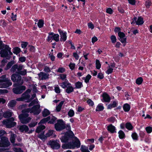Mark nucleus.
<instances>
[{
    "mask_svg": "<svg viewBox=\"0 0 152 152\" xmlns=\"http://www.w3.org/2000/svg\"><path fill=\"white\" fill-rule=\"evenodd\" d=\"M132 137L134 140H138V136L137 133L134 132L132 134Z\"/></svg>",
    "mask_w": 152,
    "mask_h": 152,
    "instance_id": "8fccbe9b",
    "label": "nucleus"
},
{
    "mask_svg": "<svg viewBox=\"0 0 152 152\" xmlns=\"http://www.w3.org/2000/svg\"><path fill=\"white\" fill-rule=\"evenodd\" d=\"M91 76L90 75L88 74L85 77H84L83 78V79L84 80L85 82L86 83H87L89 82V80L91 78Z\"/></svg>",
    "mask_w": 152,
    "mask_h": 152,
    "instance_id": "c9c22d12",
    "label": "nucleus"
},
{
    "mask_svg": "<svg viewBox=\"0 0 152 152\" xmlns=\"http://www.w3.org/2000/svg\"><path fill=\"white\" fill-rule=\"evenodd\" d=\"M118 35L120 38L119 40L122 43H126V38L125 37V34L122 32L119 31L118 32Z\"/></svg>",
    "mask_w": 152,
    "mask_h": 152,
    "instance_id": "4468645a",
    "label": "nucleus"
},
{
    "mask_svg": "<svg viewBox=\"0 0 152 152\" xmlns=\"http://www.w3.org/2000/svg\"><path fill=\"white\" fill-rule=\"evenodd\" d=\"M110 39L112 41V42L114 43L116 42V37L114 35H112L111 36Z\"/></svg>",
    "mask_w": 152,
    "mask_h": 152,
    "instance_id": "052dcab7",
    "label": "nucleus"
},
{
    "mask_svg": "<svg viewBox=\"0 0 152 152\" xmlns=\"http://www.w3.org/2000/svg\"><path fill=\"white\" fill-rule=\"evenodd\" d=\"M60 35V41H65L66 39V32H63L62 31L60 30H58Z\"/></svg>",
    "mask_w": 152,
    "mask_h": 152,
    "instance_id": "f3484780",
    "label": "nucleus"
},
{
    "mask_svg": "<svg viewBox=\"0 0 152 152\" xmlns=\"http://www.w3.org/2000/svg\"><path fill=\"white\" fill-rule=\"evenodd\" d=\"M10 145L8 139L6 137H2L0 141V147H7Z\"/></svg>",
    "mask_w": 152,
    "mask_h": 152,
    "instance_id": "9d476101",
    "label": "nucleus"
},
{
    "mask_svg": "<svg viewBox=\"0 0 152 152\" xmlns=\"http://www.w3.org/2000/svg\"><path fill=\"white\" fill-rule=\"evenodd\" d=\"M64 101H61L58 105H57L56 107V110L57 111L59 112L60 111L61 109L62 106L64 104Z\"/></svg>",
    "mask_w": 152,
    "mask_h": 152,
    "instance_id": "72a5a7b5",
    "label": "nucleus"
},
{
    "mask_svg": "<svg viewBox=\"0 0 152 152\" xmlns=\"http://www.w3.org/2000/svg\"><path fill=\"white\" fill-rule=\"evenodd\" d=\"M107 129L112 133L116 132V128L112 124H110L107 126Z\"/></svg>",
    "mask_w": 152,
    "mask_h": 152,
    "instance_id": "a211bd4d",
    "label": "nucleus"
},
{
    "mask_svg": "<svg viewBox=\"0 0 152 152\" xmlns=\"http://www.w3.org/2000/svg\"><path fill=\"white\" fill-rule=\"evenodd\" d=\"M74 111L72 109H70L68 112V115L70 117H72L74 116Z\"/></svg>",
    "mask_w": 152,
    "mask_h": 152,
    "instance_id": "c03bdc74",
    "label": "nucleus"
},
{
    "mask_svg": "<svg viewBox=\"0 0 152 152\" xmlns=\"http://www.w3.org/2000/svg\"><path fill=\"white\" fill-rule=\"evenodd\" d=\"M15 135L14 134H11L10 138V141L12 144L15 143Z\"/></svg>",
    "mask_w": 152,
    "mask_h": 152,
    "instance_id": "ea45409f",
    "label": "nucleus"
},
{
    "mask_svg": "<svg viewBox=\"0 0 152 152\" xmlns=\"http://www.w3.org/2000/svg\"><path fill=\"white\" fill-rule=\"evenodd\" d=\"M125 127L129 130H131L133 129V127L132 124L129 122L127 123L126 124Z\"/></svg>",
    "mask_w": 152,
    "mask_h": 152,
    "instance_id": "2f4dec72",
    "label": "nucleus"
},
{
    "mask_svg": "<svg viewBox=\"0 0 152 152\" xmlns=\"http://www.w3.org/2000/svg\"><path fill=\"white\" fill-rule=\"evenodd\" d=\"M145 130L148 134L151 133L152 132V127L151 126H148L146 127Z\"/></svg>",
    "mask_w": 152,
    "mask_h": 152,
    "instance_id": "6e6d98bb",
    "label": "nucleus"
},
{
    "mask_svg": "<svg viewBox=\"0 0 152 152\" xmlns=\"http://www.w3.org/2000/svg\"><path fill=\"white\" fill-rule=\"evenodd\" d=\"M87 102L90 106H93L94 104L93 102L91 99H88Z\"/></svg>",
    "mask_w": 152,
    "mask_h": 152,
    "instance_id": "bf43d9fd",
    "label": "nucleus"
},
{
    "mask_svg": "<svg viewBox=\"0 0 152 152\" xmlns=\"http://www.w3.org/2000/svg\"><path fill=\"white\" fill-rule=\"evenodd\" d=\"M38 137L39 138L41 139L42 140H45L47 138V137H46V134L44 135V133L43 132L42 133L39 134L38 135Z\"/></svg>",
    "mask_w": 152,
    "mask_h": 152,
    "instance_id": "4c0bfd02",
    "label": "nucleus"
},
{
    "mask_svg": "<svg viewBox=\"0 0 152 152\" xmlns=\"http://www.w3.org/2000/svg\"><path fill=\"white\" fill-rule=\"evenodd\" d=\"M65 127V123L62 119L57 121V122L55 125V128L57 131H60L64 129Z\"/></svg>",
    "mask_w": 152,
    "mask_h": 152,
    "instance_id": "6e6552de",
    "label": "nucleus"
},
{
    "mask_svg": "<svg viewBox=\"0 0 152 152\" xmlns=\"http://www.w3.org/2000/svg\"><path fill=\"white\" fill-rule=\"evenodd\" d=\"M23 67V66L22 65L18 66L17 64H15L12 66L11 69V72H16L18 73V71L22 70Z\"/></svg>",
    "mask_w": 152,
    "mask_h": 152,
    "instance_id": "ddd939ff",
    "label": "nucleus"
},
{
    "mask_svg": "<svg viewBox=\"0 0 152 152\" xmlns=\"http://www.w3.org/2000/svg\"><path fill=\"white\" fill-rule=\"evenodd\" d=\"M130 109V106L128 104H125L123 106V109L125 112L129 111Z\"/></svg>",
    "mask_w": 152,
    "mask_h": 152,
    "instance_id": "c85d7f7f",
    "label": "nucleus"
},
{
    "mask_svg": "<svg viewBox=\"0 0 152 152\" xmlns=\"http://www.w3.org/2000/svg\"><path fill=\"white\" fill-rule=\"evenodd\" d=\"M50 114V112L47 109L45 108L44 109L42 112V115L44 117L47 116Z\"/></svg>",
    "mask_w": 152,
    "mask_h": 152,
    "instance_id": "7c9ffc66",
    "label": "nucleus"
},
{
    "mask_svg": "<svg viewBox=\"0 0 152 152\" xmlns=\"http://www.w3.org/2000/svg\"><path fill=\"white\" fill-rule=\"evenodd\" d=\"M48 144L50 147L53 149H58L61 147V145L59 140H50Z\"/></svg>",
    "mask_w": 152,
    "mask_h": 152,
    "instance_id": "1a4fd4ad",
    "label": "nucleus"
},
{
    "mask_svg": "<svg viewBox=\"0 0 152 152\" xmlns=\"http://www.w3.org/2000/svg\"><path fill=\"white\" fill-rule=\"evenodd\" d=\"M39 104V102L37 99H36L33 100L28 105L29 107L32 106L35 104Z\"/></svg>",
    "mask_w": 152,
    "mask_h": 152,
    "instance_id": "f704fd0d",
    "label": "nucleus"
},
{
    "mask_svg": "<svg viewBox=\"0 0 152 152\" xmlns=\"http://www.w3.org/2000/svg\"><path fill=\"white\" fill-rule=\"evenodd\" d=\"M75 85L76 88H80L83 87L82 83L80 81L76 82Z\"/></svg>",
    "mask_w": 152,
    "mask_h": 152,
    "instance_id": "473e14b6",
    "label": "nucleus"
},
{
    "mask_svg": "<svg viewBox=\"0 0 152 152\" xmlns=\"http://www.w3.org/2000/svg\"><path fill=\"white\" fill-rule=\"evenodd\" d=\"M70 83L68 81L64 82L61 83L60 86L63 88H67L68 86L70 85Z\"/></svg>",
    "mask_w": 152,
    "mask_h": 152,
    "instance_id": "c756f323",
    "label": "nucleus"
},
{
    "mask_svg": "<svg viewBox=\"0 0 152 152\" xmlns=\"http://www.w3.org/2000/svg\"><path fill=\"white\" fill-rule=\"evenodd\" d=\"M26 88L25 86H23L13 88L12 90L13 92L15 94H19L21 93L23 91L26 89Z\"/></svg>",
    "mask_w": 152,
    "mask_h": 152,
    "instance_id": "f8f14e48",
    "label": "nucleus"
},
{
    "mask_svg": "<svg viewBox=\"0 0 152 152\" xmlns=\"http://www.w3.org/2000/svg\"><path fill=\"white\" fill-rule=\"evenodd\" d=\"M151 1L149 0H147L145 3V6L147 8H149L150 6L151 5Z\"/></svg>",
    "mask_w": 152,
    "mask_h": 152,
    "instance_id": "5fc2aeb1",
    "label": "nucleus"
},
{
    "mask_svg": "<svg viewBox=\"0 0 152 152\" xmlns=\"http://www.w3.org/2000/svg\"><path fill=\"white\" fill-rule=\"evenodd\" d=\"M54 91L57 94H59L60 93V89L59 86L58 85H56L55 86Z\"/></svg>",
    "mask_w": 152,
    "mask_h": 152,
    "instance_id": "37998d69",
    "label": "nucleus"
},
{
    "mask_svg": "<svg viewBox=\"0 0 152 152\" xmlns=\"http://www.w3.org/2000/svg\"><path fill=\"white\" fill-rule=\"evenodd\" d=\"M21 70L18 71V74H13L11 77L12 80L14 82H16V83L13 84L14 87H17L22 85L23 83V80L22 79L21 76L19 74L24 75L26 74L27 72L26 69H24L23 71H21Z\"/></svg>",
    "mask_w": 152,
    "mask_h": 152,
    "instance_id": "f03ea898",
    "label": "nucleus"
},
{
    "mask_svg": "<svg viewBox=\"0 0 152 152\" xmlns=\"http://www.w3.org/2000/svg\"><path fill=\"white\" fill-rule=\"evenodd\" d=\"M113 69L110 67L108 66V68L107 71L106 72V73L108 75L111 74L113 72Z\"/></svg>",
    "mask_w": 152,
    "mask_h": 152,
    "instance_id": "4d7b16f0",
    "label": "nucleus"
},
{
    "mask_svg": "<svg viewBox=\"0 0 152 152\" xmlns=\"http://www.w3.org/2000/svg\"><path fill=\"white\" fill-rule=\"evenodd\" d=\"M12 150L15 152H23L21 148H19L14 147L13 148Z\"/></svg>",
    "mask_w": 152,
    "mask_h": 152,
    "instance_id": "3c124183",
    "label": "nucleus"
},
{
    "mask_svg": "<svg viewBox=\"0 0 152 152\" xmlns=\"http://www.w3.org/2000/svg\"><path fill=\"white\" fill-rule=\"evenodd\" d=\"M96 69H99L101 68V64L99 60H96Z\"/></svg>",
    "mask_w": 152,
    "mask_h": 152,
    "instance_id": "09e8293b",
    "label": "nucleus"
},
{
    "mask_svg": "<svg viewBox=\"0 0 152 152\" xmlns=\"http://www.w3.org/2000/svg\"><path fill=\"white\" fill-rule=\"evenodd\" d=\"M44 24V21L41 20H39L38 23V26L39 28L42 27Z\"/></svg>",
    "mask_w": 152,
    "mask_h": 152,
    "instance_id": "de8ad7c7",
    "label": "nucleus"
},
{
    "mask_svg": "<svg viewBox=\"0 0 152 152\" xmlns=\"http://www.w3.org/2000/svg\"><path fill=\"white\" fill-rule=\"evenodd\" d=\"M16 103V101L14 100H12L10 101L8 104V106L9 107H14Z\"/></svg>",
    "mask_w": 152,
    "mask_h": 152,
    "instance_id": "393cba45",
    "label": "nucleus"
},
{
    "mask_svg": "<svg viewBox=\"0 0 152 152\" xmlns=\"http://www.w3.org/2000/svg\"><path fill=\"white\" fill-rule=\"evenodd\" d=\"M4 58L1 61L2 66H3L7 62V60L8 59V58Z\"/></svg>",
    "mask_w": 152,
    "mask_h": 152,
    "instance_id": "680f3d73",
    "label": "nucleus"
},
{
    "mask_svg": "<svg viewBox=\"0 0 152 152\" xmlns=\"http://www.w3.org/2000/svg\"><path fill=\"white\" fill-rule=\"evenodd\" d=\"M7 23L4 20H1L0 21V25L3 27H4L6 26Z\"/></svg>",
    "mask_w": 152,
    "mask_h": 152,
    "instance_id": "13d9d810",
    "label": "nucleus"
},
{
    "mask_svg": "<svg viewBox=\"0 0 152 152\" xmlns=\"http://www.w3.org/2000/svg\"><path fill=\"white\" fill-rule=\"evenodd\" d=\"M66 88V92L67 93L69 94L73 91L74 88L70 83V85L68 86Z\"/></svg>",
    "mask_w": 152,
    "mask_h": 152,
    "instance_id": "b1692460",
    "label": "nucleus"
},
{
    "mask_svg": "<svg viewBox=\"0 0 152 152\" xmlns=\"http://www.w3.org/2000/svg\"><path fill=\"white\" fill-rule=\"evenodd\" d=\"M65 69L63 67L59 68L57 70V72L60 73H63L64 72Z\"/></svg>",
    "mask_w": 152,
    "mask_h": 152,
    "instance_id": "69168bd1",
    "label": "nucleus"
},
{
    "mask_svg": "<svg viewBox=\"0 0 152 152\" xmlns=\"http://www.w3.org/2000/svg\"><path fill=\"white\" fill-rule=\"evenodd\" d=\"M26 109L27 112L32 113L34 115H38L41 111L39 104L34 106L31 108H28Z\"/></svg>",
    "mask_w": 152,
    "mask_h": 152,
    "instance_id": "423d86ee",
    "label": "nucleus"
},
{
    "mask_svg": "<svg viewBox=\"0 0 152 152\" xmlns=\"http://www.w3.org/2000/svg\"><path fill=\"white\" fill-rule=\"evenodd\" d=\"M19 129L20 132H26L28 131V128L26 125L20 126H19Z\"/></svg>",
    "mask_w": 152,
    "mask_h": 152,
    "instance_id": "6ab92c4d",
    "label": "nucleus"
},
{
    "mask_svg": "<svg viewBox=\"0 0 152 152\" xmlns=\"http://www.w3.org/2000/svg\"><path fill=\"white\" fill-rule=\"evenodd\" d=\"M118 136L120 139H123L125 138V135L124 132L121 130L118 132Z\"/></svg>",
    "mask_w": 152,
    "mask_h": 152,
    "instance_id": "cd10ccee",
    "label": "nucleus"
},
{
    "mask_svg": "<svg viewBox=\"0 0 152 152\" xmlns=\"http://www.w3.org/2000/svg\"><path fill=\"white\" fill-rule=\"evenodd\" d=\"M80 149L82 152H87V151H89L86 147L83 145L81 146Z\"/></svg>",
    "mask_w": 152,
    "mask_h": 152,
    "instance_id": "603ef678",
    "label": "nucleus"
},
{
    "mask_svg": "<svg viewBox=\"0 0 152 152\" xmlns=\"http://www.w3.org/2000/svg\"><path fill=\"white\" fill-rule=\"evenodd\" d=\"M65 128L69 131L66 132L65 135L60 138L62 142L65 143L62 145V148L64 149L79 148L80 145V141L76 137L72 138L74 134L71 131V127L70 125L67 124Z\"/></svg>",
    "mask_w": 152,
    "mask_h": 152,
    "instance_id": "f257e3e1",
    "label": "nucleus"
},
{
    "mask_svg": "<svg viewBox=\"0 0 152 152\" xmlns=\"http://www.w3.org/2000/svg\"><path fill=\"white\" fill-rule=\"evenodd\" d=\"M97 77L100 79L103 78L104 76L103 74L101 72L99 73L97 75Z\"/></svg>",
    "mask_w": 152,
    "mask_h": 152,
    "instance_id": "338daca9",
    "label": "nucleus"
},
{
    "mask_svg": "<svg viewBox=\"0 0 152 152\" xmlns=\"http://www.w3.org/2000/svg\"><path fill=\"white\" fill-rule=\"evenodd\" d=\"M45 126L44 125H40L37 127L36 130V132L37 133H39L45 129Z\"/></svg>",
    "mask_w": 152,
    "mask_h": 152,
    "instance_id": "bb28decb",
    "label": "nucleus"
},
{
    "mask_svg": "<svg viewBox=\"0 0 152 152\" xmlns=\"http://www.w3.org/2000/svg\"><path fill=\"white\" fill-rule=\"evenodd\" d=\"M75 65L74 63H70L69 65V66L71 70H73L75 68Z\"/></svg>",
    "mask_w": 152,
    "mask_h": 152,
    "instance_id": "0e129e2a",
    "label": "nucleus"
},
{
    "mask_svg": "<svg viewBox=\"0 0 152 152\" xmlns=\"http://www.w3.org/2000/svg\"><path fill=\"white\" fill-rule=\"evenodd\" d=\"M48 117L49 118L48 119V123H49L51 124H53L56 120V118L53 115H50Z\"/></svg>",
    "mask_w": 152,
    "mask_h": 152,
    "instance_id": "5701e85b",
    "label": "nucleus"
},
{
    "mask_svg": "<svg viewBox=\"0 0 152 152\" xmlns=\"http://www.w3.org/2000/svg\"><path fill=\"white\" fill-rule=\"evenodd\" d=\"M143 80V79L142 77H139L136 79V83L138 85H140L142 82Z\"/></svg>",
    "mask_w": 152,
    "mask_h": 152,
    "instance_id": "a19ab883",
    "label": "nucleus"
},
{
    "mask_svg": "<svg viewBox=\"0 0 152 152\" xmlns=\"http://www.w3.org/2000/svg\"><path fill=\"white\" fill-rule=\"evenodd\" d=\"M22 113L19 115V118L21 122L23 124L28 123L31 119V118L28 117V114L26 109L22 111Z\"/></svg>",
    "mask_w": 152,
    "mask_h": 152,
    "instance_id": "7ed1b4c3",
    "label": "nucleus"
},
{
    "mask_svg": "<svg viewBox=\"0 0 152 152\" xmlns=\"http://www.w3.org/2000/svg\"><path fill=\"white\" fill-rule=\"evenodd\" d=\"M13 52L16 54L17 56H20L19 53L21 52V50L20 48L18 47H15L13 48Z\"/></svg>",
    "mask_w": 152,
    "mask_h": 152,
    "instance_id": "412c9836",
    "label": "nucleus"
},
{
    "mask_svg": "<svg viewBox=\"0 0 152 152\" xmlns=\"http://www.w3.org/2000/svg\"><path fill=\"white\" fill-rule=\"evenodd\" d=\"M104 109V107L103 104L102 103H100L97 106L96 108V111H102Z\"/></svg>",
    "mask_w": 152,
    "mask_h": 152,
    "instance_id": "a878e982",
    "label": "nucleus"
},
{
    "mask_svg": "<svg viewBox=\"0 0 152 152\" xmlns=\"http://www.w3.org/2000/svg\"><path fill=\"white\" fill-rule=\"evenodd\" d=\"M30 95L26 92H25L22 96L21 97L16 99V101H24L26 100V101L29 102L31 101L30 99Z\"/></svg>",
    "mask_w": 152,
    "mask_h": 152,
    "instance_id": "9b49d317",
    "label": "nucleus"
},
{
    "mask_svg": "<svg viewBox=\"0 0 152 152\" xmlns=\"http://www.w3.org/2000/svg\"><path fill=\"white\" fill-rule=\"evenodd\" d=\"M15 120L14 118L12 117L10 120H4L2 122L3 124L5 125L7 127L10 128L13 127L16 124V123L13 121Z\"/></svg>",
    "mask_w": 152,
    "mask_h": 152,
    "instance_id": "0eeeda50",
    "label": "nucleus"
},
{
    "mask_svg": "<svg viewBox=\"0 0 152 152\" xmlns=\"http://www.w3.org/2000/svg\"><path fill=\"white\" fill-rule=\"evenodd\" d=\"M144 23L143 19L141 17H139L136 22V24L138 25H142Z\"/></svg>",
    "mask_w": 152,
    "mask_h": 152,
    "instance_id": "e433bc0d",
    "label": "nucleus"
},
{
    "mask_svg": "<svg viewBox=\"0 0 152 152\" xmlns=\"http://www.w3.org/2000/svg\"><path fill=\"white\" fill-rule=\"evenodd\" d=\"M11 48L7 45H4L0 51L1 57H10L13 53L11 51Z\"/></svg>",
    "mask_w": 152,
    "mask_h": 152,
    "instance_id": "39448f33",
    "label": "nucleus"
},
{
    "mask_svg": "<svg viewBox=\"0 0 152 152\" xmlns=\"http://www.w3.org/2000/svg\"><path fill=\"white\" fill-rule=\"evenodd\" d=\"M102 101L103 102H109L110 100L109 96L106 93H104L102 95Z\"/></svg>",
    "mask_w": 152,
    "mask_h": 152,
    "instance_id": "dca6fc26",
    "label": "nucleus"
},
{
    "mask_svg": "<svg viewBox=\"0 0 152 152\" xmlns=\"http://www.w3.org/2000/svg\"><path fill=\"white\" fill-rule=\"evenodd\" d=\"M49 117H47L46 118H44L42 120H41L40 121L39 123V124H44L46 122L48 121V118H49Z\"/></svg>",
    "mask_w": 152,
    "mask_h": 152,
    "instance_id": "49530a36",
    "label": "nucleus"
},
{
    "mask_svg": "<svg viewBox=\"0 0 152 152\" xmlns=\"http://www.w3.org/2000/svg\"><path fill=\"white\" fill-rule=\"evenodd\" d=\"M54 33L53 32L50 33L49 34V36L48 38V41L49 42L51 40L53 39V36Z\"/></svg>",
    "mask_w": 152,
    "mask_h": 152,
    "instance_id": "79ce46f5",
    "label": "nucleus"
},
{
    "mask_svg": "<svg viewBox=\"0 0 152 152\" xmlns=\"http://www.w3.org/2000/svg\"><path fill=\"white\" fill-rule=\"evenodd\" d=\"M39 79V80H45L48 78L49 75L43 72H40L38 74Z\"/></svg>",
    "mask_w": 152,
    "mask_h": 152,
    "instance_id": "2eb2a0df",
    "label": "nucleus"
},
{
    "mask_svg": "<svg viewBox=\"0 0 152 152\" xmlns=\"http://www.w3.org/2000/svg\"><path fill=\"white\" fill-rule=\"evenodd\" d=\"M37 122H32L28 124V126L30 127H32L35 126L37 124Z\"/></svg>",
    "mask_w": 152,
    "mask_h": 152,
    "instance_id": "e2e57ef3",
    "label": "nucleus"
},
{
    "mask_svg": "<svg viewBox=\"0 0 152 152\" xmlns=\"http://www.w3.org/2000/svg\"><path fill=\"white\" fill-rule=\"evenodd\" d=\"M13 113L10 110L5 112L3 115V116L5 118L10 117L12 116Z\"/></svg>",
    "mask_w": 152,
    "mask_h": 152,
    "instance_id": "4be33fe9",
    "label": "nucleus"
},
{
    "mask_svg": "<svg viewBox=\"0 0 152 152\" xmlns=\"http://www.w3.org/2000/svg\"><path fill=\"white\" fill-rule=\"evenodd\" d=\"M54 131L53 130H48V132L46 133V137H49L51 136L52 137H56V135L53 133Z\"/></svg>",
    "mask_w": 152,
    "mask_h": 152,
    "instance_id": "aec40b11",
    "label": "nucleus"
},
{
    "mask_svg": "<svg viewBox=\"0 0 152 152\" xmlns=\"http://www.w3.org/2000/svg\"><path fill=\"white\" fill-rule=\"evenodd\" d=\"M106 12L110 14H111L113 12V10L110 8H108L106 10Z\"/></svg>",
    "mask_w": 152,
    "mask_h": 152,
    "instance_id": "774afa93",
    "label": "nucleus"
},
{
    "mask_svg": "<svg viewBox=\"0 0 152 152\" xmlns=\"http://www.w3.org/2000/svg\"><path fill=\"white\" fill-rule=\"evenodd\" d=\"M12 84L10 80L6 78L5 75H3L0 77V88H6L11 86Z\"/></svg>",
    "mask_w": 152,
    "mask_h": 152,
    "instance_id": "20e7f679",
    "label": "nucleus"
},
{
    "mask_svg": "<svg viewBox=\"0 0 152 152\" xmlns=\"http://www.w3.org/2000/svg\"><path fill=\"white\" fill-rule=\"evenodd\" d=\"M53 39L56 42H58L59 40V35L58 34H53Z\"/></svg>",
    "mask_w": 152,
    "mask_h": 152,
    "instance_id": "a18cd8bd",
    "label": "nucleus"
},
{
    "mask_svg": "<svg viewBox=\"0 0 152 152\" xmlns=\"http://www.w3.org/2000/svg\"><path fill=\"white\" fill-rule=\"evenodd\" d=\"M14 63L15 62L13 61H11L9 62L7 64V67L5 68V69L7 70L10 69L11 67V66H12Z\"/></svg>",
    "mask_w": 152,
    "mask_h": 152,
    "instance_id": "58836bf2",
    "label": "nucleus"
},
{
    "mask_svg": "<svg viewBox=\"0 0 152 152\" xmlns=\"http://www.w3.org/2000/svg\"><path fill=\"white\" fill-rule=\"evenodd\" d=\"M52 69V68H50L47 66H45L44 70L46 72H50Z\"/></svg>",
    "mask_w": 152,
    "mask_h": 152,
    "instance_id": "864d4df0",
    "label": "nucleus"
}]
</instances>
